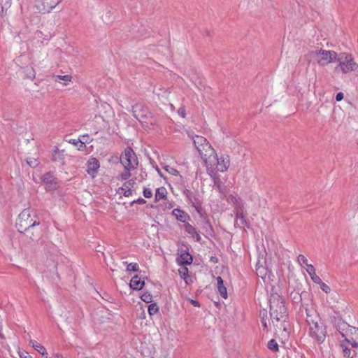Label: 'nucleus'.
Wrapping results in <instances>:
<instances>
[{"label": "nucleus", "instance_id": "obj_1", "mask_svg": "<svg viewBox=\"0 0 358 358\" xmlns=\"http://www.w3.org/2000/svg\"><path fill=\"white\" fill-rule=\"evenodd\" d=\"M270 316L272 322L285 321L287 317V308L284 299L276 292L271 293L269 298Z\"/></svg>", "mask_w": 358, "mask_h": 358}, {"label": "nucleus", "instance_id": "obj_2", "mask_svg": "<svg viewBox=\"0 0 358 358\" xmlns=\"http://www.w3.org/2000/svg\"><path fill=\"white\" fill-rule=\"evenodd\" d=\"M194 145L204 162L211 161L216 157V152L206 138L201 136H192Z\"/></svg>", "mask_w": 358, "mask_h": 358}, {"label": "nucleus", "instance_id": "obj_3", "mask_svg": "<svg viewBox=\"0 0 358 358\" xmlns=\"http://www.w3.org/2000/svg\"><path fill=\"white\" fill-rule=\"evenodd\" d=\"M132 114L143 127L150 128L156 124V120L148 108L141 103H136L132 106Z\"/></svg>", "mask_w": 358, "mask_h": 358}, {"label": "nucleus", "instance_id": "obj_4", "mask_svg": "<svg viewBox=\"0 0 358 358\" xmlns=\"http://www.w3.org/2000/svg\"><path fill=\"white\" fill-rule=\"evenodd\" d=\"M336 60L339 64L336 70L340 69L343 73L356 71L358 68V64L354 61L351 55L342 53L338 55Z\"/></svg>", "mask_w": 358, "mask_h": 358}, {"label": "nucleus", "instance_id": "obj_5", "mask_svg": "<svg viewBox=\"0 0 358 358\" xmlns=\"http://www.w3.org/2000/svg\"><path fill=\"white\" fill-rule=\"evenodd\" d=\"M120 162L124 169L133 170L138 166V158L131 147H127L120 156Z\"/></svg>", "mask_w": 358, "mask_h": 358}, {"label": "nucleus", "instance_id": "obj_6", "mask_svg": "<svg viewBox=\"0 0 358 358\" xmlns=\"http://www.w3.org/2000/svg\"><path fill=\"white\" fill-rule=\"evenodd\" d=\"M320 66L327 65L337 59V53L333 50H320L311 52Z\"/></svg>", "mask_w": 358, "mask_h": 358}, {"label": "nucleus", "instance_id": "obj_7", "mask_svg": "<svg viewBox=\"0 0 358 358\" xmlns=\"http://www.w3.org/2000/svg\"><path fill=\"white\" fill-rule=\"evenodd\" d=\"M25 216H27V219H24V225H27L24 229L26 236H28V234L31 233L30 238L34 240L36 238V236L31 231L34 226L39 224V219L36 216L35 212L30 209H24V217Z\"/></svg>", "mask_w": 358, "mask_h": 358}, {"label": "nucleus", "instance_id": "obj_8", "mask_svg": "<svg viewBox=\"0 0 358 358\" xmlns=\"http://www.w3.org/2000/svg\"><path fill=\"white\" fill-rule=\"evenodd\" d=\"M62 0H35V6L40 13H50Z\"/></svg>", "mask_w": 358, "mask_h": 358}, {"label": "nucleus", "instance_id": "obj_9", "mask_svg": "<svg viewBox=\"0 0 358 358\" xmlns=\"http://www.w3.org/2000/svg\"><path fill=\"white\" fill-rule=\"evenodd\" d=\"M309 334L318 343H323L326 338L325 327L322 324L317 323L309 328Z\"/></svg>", "mask_w": 358, "mask_h": 358}, {"label": "nucleus", "instance_id": "obj_10", "mask_svg": "<svg viewBox=\"0 0 358 358\" xmlns=\"http://www.w3.org/2000/svg\"><path fill=\"white\" fill-rule=\"evenodd\" d=\"M206 166H216L217 170L224 172L227 171L229 166V157H221L220 159L217 158V155H216V157L214 159L211 158V161L204 162Z\"/></svg>", "mask_w": 358, "mask_h": 358}, {"label": "nucleus", "instance_id": "obj_11", "mask_svg": "<svg viewBox=\"0 0 358 358\" xmlns=\"http://www.w3.org/2000/svg\"><path fill=\"white\" fill-rule=\"evenodd\" d=\"M335 326L343 338L348 336V331L351 327L350 325H349L342 319H338L335 322Z\"/></svg>", "mask_w": 358, "mask_h": 358}, {"label": "nucleus", "instance_id": "obj_12", "mask_svg": "<svg viewBox=\"0 0 358 358\" xmlns=\"http://www.w3.org/2000/svg\"><path fill=\"white\" fill-rule=\"evenodd\" d=\"M65 155L64 150H59L57 147H55L52 150L51 159L55 162L64 164Z\"/></svg>", "mask_w": 358, "mask_h": 358}, {"label": "nucleus", "instance_id": "obj_13", "mask_svg": "<svg viewBox=\"0 0 358 358\" xmlns=\"http://www.w3.org/2000/svg\"><path fill=\"white\" fill-rule=\"evenodd\" d=\"M44 183L49 185L50 188L56 189L57 187V178L50 172L45 173L42 177Z\"/></svg>", "mask_w": 358, "mask_h": 358}, {"label": "nucleus", "instance_id": "obj_14", "mask_svg": "<svg viewBox=\"0 0 358 358\" xmlns=\"http://www.w3.org/2000/svg\"><path fill=\"white\" fill-rule=\"evenodd\" d=\"M306 322L309 325V328L313 327V325L319 323L320 317L319 316L314 312L308 310L306 309Z\"/></svg>", "mask_w": 358, "mask_h": 358}, {"label": "nucleus", "instance_id": "obj_15", "mask_svg": "<svg viewBox=\"0 0 358 358\" xmlns=\"http://www.w3.org/2000/svg\"><path fill=\"white\" fill-rule=\"evenodd\" d=\"M192 260V257L186 250H182L180 254L179 257L177 259L178 264L181 265L191 264Z\"/></svg>", "mask_w": 358, "mask_h": 358}, {"label": "nucleus", "instance_id": "obj_16", "mask_svg": "<svg viewBox=\"0 0 358 358\" xmlns=\"http://www.w3.org/2000/svg\"><path fill=\"white\" fill-rule=\"evenodd\" d=\"M213 180V187L215 188L219 192L224 194L226 192V187L221 181L219 176L211 175Z\"/></svg>", "mask_w": 358, "mask_h": 358}, {"label": "nucleus", "instance_id": "obj_17", "mask_svg": "<svg viewBox=\"0 0 358 358\" xmlns=\"http://www.w3.org/2000/svg\"><path fill=\"white\" fill-rule=\"evenodd\" d=\"M145 285V282L141 280V279L136 275L134 276L129 282V286L131 289L135 290L141 289Z\"/></svg>", "mask_w": 358, "mask_h": 358}, {"label": "nucleus", "instance_id": "obj_18", "mask_svg": "<svg viewBox=\"0 0 358 358\" xmlns=\"http://www.w3.org/2000/svg\"><path fill=\"white\" fill-rule=\"evenodd\" d=\"M99 168V161L95 158H92L88 162V167H87V173L90 175H94L97 169Z\"/></svg>", "mask_w": 358, "mask_h": 358}, {"label": "nucleus", "instance_id": "obj_19", "mask_svg": "<svg viewBox=\"0 0 358 358\" xmlns=\"http://www.w3.org/2000/svg\"><path fill=\"white\" fill-rule=\"evenodd\" d=\"M217 289L222 297L224 299L227 298V291L226 287L223 284V280L220 276L217 278Z\"/></svg>", "mask_w": 358, "mask_h": 358}, {"label": "nucleus", "instance_id": "obj_20", "mask_svg": "<svg viewBox=\"0 0 358 358\" xmlns=\"http://www.w3.org/2000/svg\"><path fill=\"white\" fill-rule=\"evenodd\" d=\"M307 272L310 276L311 280L315 282H322L320 278L315 273V269L312 264H307Z\"/></svg>", "mask_w": 358, "mask_h": 358}, {"label": "nucleus", "instance_id": "obj_21", "mask_svg": "<svg viewBox=\"0 0 358 358\" xmlns=\"http://www.w3.org/2000/svg\"><path fill=\"white\" fill-rule=\"evenodd\" d=\"M183 194L186 196V198L188 199L189 203L192 204V206L196 207V205L198 203L197 198L196 197L194 192L189 189H185L183 191Z\"/></svg>", "mask_w": 358, "mask_h": 358}, {"label": "nucleus", "instance_id": "obj_22", "mask_svg": "<svg viewBox=\"0 0 358 358\" xmlns=\"http://www.w3.org/2000/svg\"><path fill=\"white\" fill-rule=\"evenodd\" d=\"M172 214L176 217V218L182 222H185L186 220L187 217L188 216L187 214L180 209L176 208L172 211Z\"/></svg>", "mask_w": 358, "mask_h": 358}, {"label": "nucleus", "instance_id": "obj_23", "mask_svg": "<svg viewBox=\"0 0 358 358\" xmlns=\"http://www.w3.org/2000/svg\"><path fill=\"white\" fill-rule=\"evenodd\" d=\"M247 223L245 218L244 217L243 213L241 210H237L236 217L235 220V225L244 226Z\"/></svg>", "mask_w": 358, "mask_h": 358}, {"label": "nucleus", "instance_id": "obj_24", "mask_svg": "<svg viewBox=\"0 0 358 358\" xmlns=\"http://www.w3.org/2000/svg\"><path fill=\"white\" fill-rule=\"evenodd\" d=\"M167 191L165 187L157 188L155 193V201H159L162 199H166Z\"/></svg>", "mask_w": 358, "mask_h": 358}, {"label": "nucleus", "instance_id": "obj_25", "mask_svg": "<svg viewBox=\"0 0 358 358\" xmlns=\"http://www.w3.org/2000/svg\"><path fill=\"white\" fill-rule=\"evenodd\" d=\"M185 229L188 234L192 235L193 236L195 235L197 241L200 240L201 237L199 234L197 233L196 229L192 225L189 223L185 224Z\"/></svg>", "mask_w": 358, "mask_h": 358}, {"label": "nucleus", "instance_id": "obj_26", "mask_svg": "<svg viewBox=\"0 0 358 358\" xmlns=\"http://www.w3.org/2000/svg\"><path fill=\"white\" fill-rule=\"evenodd\" d=\"M30 343L31 344L32 347L37 350L40 354H41L43 356L45 355L46 353L45 348L41 345L40 343H37L35 341H30Z\"/></svg>", "mask_w": 358, "mask_h": 358}, {"label": "nucleus", "instance_id": "obj_27", "mask_svg": "<svg viewBox=\"0 0 358 358\" xmlns=\"http://www.w3.org/2000/svg\"><path fill=\"white\" fill-rule=\"evenodd\" d=\"M117 192L119 194H122L125 197L129 196L132 194L131 188L129 186H126V184H124L123 187H120Z\"/></svg>", "mask_w": 358, "mask_h": 358}, {"label": "nucleus", "instance_id": "obj_28", "mask_svg": "<svg viewBox=\"0 0 358 358\" xmlns=\"http://www.w3.org/2000/svg\"><path fill=\"white\" fill-rule=\"evenodd\" d=\"M256 272L258 276H260L262 278L266 274V269L259 265V262L256 264Z\"/></svg>", "mask_w": 358, "mask_h": 358}, {"label": "nucleus", "instance_id": "obj_29", "mask_svg": "<svg viewBox=\"0 0 358 358\" xmlns=\"http://www.w3.org/2000/svg\"><path fill=\"white\" fill-rule=\"evenodd\" d=\"M267 347L269 350L274 352H278L279 350L278 345L274 339H271L268 341Z\"/></svg>", "mask_w": 358, "mask_h": 358}, {"label": "nucleus", "instance_id": "obj_30", "mask_svg": "<svg viewBox=\"0 0 358 358\" xmlns=\"http://www.w3.org/2000/svg\"><path fill=\"white\" fill-rule=\"evenodd\" d=\"M26 162H27V164L30 167H32V168H35L39 164V162H38L37 158L28 157V158H27Z\"/></svg>", "mask_w": 358, "mask_h": 358}, {"label": "nucleus", "instance_id": "obj_31", "mask_svg": "<svg viewBox=\"0 0 358 358\" xmlns=\"http://www.w3.org/2000/svg\"><path fill=\"white\" fill-rule=\"evenodd\" d=\"M159 311V307L157 303H151L148 306V313L150 315L156 314Z\"/></svg>", "mask_w": 358, "mask_h": 358}, {"label": "nucleus", "instance_id": "obj_32", "mask_svg": "<svg viewBox=\"0 0 358 358\" xmlns=\"http://www.w3.org/2000/svg\"><path fill=\"white\" fill-rule=\"evenodd\" d=\"M345 341L350 343L352 347L357 348L358 347V339L357 338H349L348 336L344 337Z\"/></svg>", "mask_w": 358, "mask_h": 358}, {"label": "nucleus", "instance_id": "obj_33", "mask_svg": "<svg viewBox=\"0 0 358 358\" xmlns=\"http://www.w3.org/2000/svg\"><path fill=\"white\" fill-rule=\"evenodd\" d=\"M56 80H64V85H66L68 84L69 82H70L71 80V76H69V75H66V76H60V75H58V76H56Z\"/></svg>", "mask_w": 358, "mask_h": 358}, {"label": "nucleus", "instance_id": "obj_34", "mask_svg": "<svg viewBox=\"0 0 358 358\" xmlns=\"http://www.w3.org/2000/svg\"><path fill=\"white\" fill-rule=\"evenodd\" d=\"M141 299L145 303H151L152 301V296L149 292H146L141 295Z\"/></svg>", "mask_w": 358, "mask_h": 358}, {"label": "nucleus", "instance_id": "obj_35", "mask_svg": "<svg viewBox=\"0 0 358 358\" xmlns=\"http://www.w3.org/2000/svg\"><path fill=\"white\" fill-rule=\"evenodd\" d=\"M139 270V266L136 263H130L127 264V271H138Z\"/></svg>", "mask_w": 358, "mask_h": 358}, {"label": "nucleus", "instance_id": "obj_36", "mask_svg": "<svg viewBox=\"0 0 358 358\" xmlns=\"http://www.w3.org/2000/svg\"><path fill=\"white\" fill-rule=\"evenodd\" d=\"M0 4L2 8V11L7 9L11 5V0H1Z\"/></svg>", "mask_w": 358, "mask_h": 358}, {"label": "nucleus", "instance_id": "obj_37", "mask_svg": "<svg viewBox=\"0 0 358 358\" xmlns=\"http://www.w3.org/2000/svg\"><path fill=\"white\" fill-rule=\"evenodd\" d=\"M81 146L85 147V143H90V136L87 134L83 135L79 138Z\"/></svg>", "mask_w": 358, "mask_h": 358}, {"label": "nucleus", "instance_id": "obj_38", "mask_svg": "<svg viewBox=\"0 0 358 358\" xmlns=\"http://www.w3.org/2000/svg\"><path fill=\"white\" fill-rule=\"evenodd\" d=\"M164 169L168 172L170 174L173 175V176H178L179 175V172L177 169L173 168V167H171L169 166H166L164 167Z\"/></svg>", "mask_w": 358, "mask_h": 358}, {"label": "nucleus", "instance_id": "obj_39", "mask_svg": "<svg viewBox=\"0 0 358 358\" xmlns=\"http://www.w3.org/2000/svg\"><path fill=\"white\" fill-rule=\"evenodd\" d=\"M180 275L183 278L186 279L187 277H189L188 274V269L186 267H183L179 270Z\"/></svg>", "mask_w": 358, "mask_h": 358}, {"label": "nucleus", "instance_id": "obj_40", "mask_svg": "<svg viewBox=\"0 0 358 358\" xmlns=\"http://www.w3.org/2000/svg\"><path fill=\"white\" fill-rule=\"evenodd\" d=\"M316 284H319L320 285V288L322 289V290L324 291L325 293H329L331 290L330 287L322 281V282H317Z\"/></svg>", "mask_w": 358, "mask_h": 358}, {"label": "nucleus", "instance_id": "obj_41", "mask_svg": "<svg viewBox=\"0 0 358 358\" xmlns=\"http://www.w3.org/2000/svg\"><path fill=\"white\" fill-rule=\"evenodd\" d=\"M297 260H298L299 263L301 264H306V266H307V264H308L306 257L303 255H299L297 257Z\"/></svg>", "mask_w": 358, "mask_h": 358}, {"label": "nucleus", "instance_id": "obj_42", "mask_svg": "<svg viewBox=\"0 0 358 358\" xmlns=\"http://www.w3.org/2000/svg\"><path fill=\"white\" fill-rule=\"evenodd\" d=\"M350 333L351 335L354 336L355 338L358 339V329L354 327H350L348 333Z\"/></svg>", "mask_w": 358, "mask_h": 358}, {"label": "nucleus", "instance_id": "obj_43", "mask_svg": "<svg viewBox=\"0 0 358 358\" xmlns=\"http://www.w3.org/2000/svg\"><path fill=\"white\" fill-rule=\"evenodd\" d=\"M130 171L131 170L125 169L124 171L122 172L120 175L121 178L122 180H126V179L129 178L131 176Z\"/></svg>", "mask_w": 358, "mask_h": 358}, {"label": "nucleus", "instance_id": "obj_44", "mask_svg": "<svg viewBox=\"0 0 358 358\" xmlns=\"http://www.w3.org/2000/svg\"><path fill=\"white\" fill-rule=\"evenodd\" d=\"M143 193L145 198H151L152 196V192L149 188H144Z\"/></svg>", "mask_w": 358, "mask_h": 358}, {"label": "nucleus", "instance_id": "obj_45", "mask_svg": "<svg viewBox=\"0 0 358 358\" xmlns=\"http://www.w3.org/2000/svg\"><path fill=\"white\" fill-rule=\"evenodd\" d=\"M343 352L344 357H349L350 356V349H349L348 348H347V347L343 348Z\"/></svg>", "mask_w": 358, "mask_h": 358}, {"label": "nucleus", "instance_id": "obj_46", "mask_svg": "<svg viewBox=\"0 0 358 358\" xmlns=\"http://www.w3.org/2000/svg\"><path fill=\"white\" fill-rule=\"evenodd\" d=\"M21 219L20 217H19L17 220H16V228L17 229L18 231L22 233V231L20 230V228L22 227V224H21Z\"/></svg>", "mask_w": 358, "mask_h": 358}, {"label": "nucleus", "instance_id": "obj_47", "mask_svg": "<svg viewBox=\"0 0 358 358\" xmlns=\"http://www.w3.org/2000/svg\"><path fill=\"white\" fill-rule=\"evenodd\" d=\"M134 203H138V204H144L146 203V201L143 199V198H139L137 200H135L132 203H131V205Z\"/></svg>", "mask_w": 358, "mask_h": 358}, {"label": "nucleus", "instance_id": "obj_48", "mask_svg": "<svg viewBox=\"0 0 358 358\" xmlns=\"http://www.w3.org/2000/svg\"><path fill=\"white\" fill-rule=\"evenodd\" d=\"M178 113L182 117H185V108L184 107H180L179 109H178Z\"/></svg>", "mask_w": 358, "mask_h": 358}, {"label": "nucleus", "instance_id": "obj_49", "mask_svg": "<svg viewBox=\"0 0 358 358\" xmlns=\"http://www.w3.org/2000/svg\"><path fill=\"white\" fill-rule=\"evenodd\" d=\"M343 99V94L342 92H338L336 96V100L337 101H340Z\"/></svg>", "mask_w": 358, "mask_h": 358}, {"label": "nucleus", "instance_id": "obj_50", "mask_svg": "<svg viewBox=\"0 0 358 358\" xmlns=\"http://www.w3.org/2000/svg\"><path fill=\"white\" fill-rule=\"evenodd\" d=\"M80 140L78 139H70L69 140V143L77 145L78 143H80Z\"/></svg>", "mask_w": 358, "mask_h": 358}, {"label": "nucleus", "instance_id": "obj_51", "mask_svg": "<svg viewBox=\"0 0 358 358\" xmlns=\"http://www.w3.org/2000/svg\"><path fill=\"white\" fill-rule=\"evenodd\" d=\"M190 303L195 307H199L200 304L197 301L189 299Z\"/></svg>", "mask_w": 358, "mask_h": 358}, {"label": "nucleus", "instance_id": "obj_52", "mask_svg": "<svg viewBox=\"0 0 358 358\" xmlns=\"http://www.w3.org/2000/svg\"><path fill=\"white\" fill-rule=\"evenodd\" d=\"M134 183H135V182H134V180H129V181H127L124 184H126V186H129L130 187H132Z\"/></svg>", "mask_w": 358, "mask_h": 358}, {"label": "nucleus", "instance_id": "obj_53", "mask_svg": "<svg viewBox=\"0 0 358 358\" xmlns=\"http://www.w3.org/2000/svg\"><path fill=\"white\" fill-rule=\"evenodd\" d=\"M16 350H17V352L20 358H22V352L20 351V348L19 347H17Z\"/></svg>", "mask_w": 358, "mask_h": 358}, {"label": "nucleus", "instance_id": "obj_54", "mask_svg": "<svg viewBox=\"0 0 358 358\" xmlns=\"http://www.w3.org/2000/svg\"><path fill=\"white\" fill-rule=\"evenodd\" d=\"M29 78H34V71L31 70V72L28 74L27 76Z\"/></svg>", "mask_w": 358, "mask_h": 358}, {"label": "nucleus", "instance_id": "obj_55", "mask_svg": "<svg viewBox=\"0 0 358 358\" xmlns=\"http://www.w3.org/2000/svg\"><path fill=\"white\" fill-rule=\"evenodd\" d=\"M262 325H263V327H264V329L267 328V324H266V322L264 320V318L262 319Z\"/></svg>", "mask_w": 358, "mask_h": 358}, {"label": "nucleus", "instance_id": "obj_56", "mask_svg": "<svg viewBox=\"0 0 358 358\" xmlns=\"http://www.w3.org/2000/svg\"><path fill=\"white\" fill-rule=\"evenodd\" d=\"M5 10H4L3 11H2V10H1V16H3V15H4V13H5Z\"/></svg>", "mask_w": 358, "mask_h": 358}, {"label": "nucleus", "instance_id": "obj_57", "mask_svg": "<svg viewBox=\"0 0 358 358\" xmlns=\"http://www.w3.org/2000/svg\"><path fill=\"white\" fill-rule=\"evenodd\" d=\"M85 148V147H83V146H81V145H80V148H79V150H83V148Z\"/></svg>", "mask_w": 358, "mask_h": 358}, {"label": "nucleus", "instance_id": "obj_58", "mask_svg": "<svg viewBox=\"0 0 358 358\" xmlns=\"http://www.w3.org/2000/svg\"><path fill=\"white\" fill-rule=\"evenodd\" d=\"M265 314H266V311H265V310H264V313H260V315H264Z\"/></svg>", "mask_w": 358, "mask_h": 358}, {"label": "nucleus", "instance_id": "obj_59", "mask_svg": "<svg viewBox=\"0 0 358 358\" xmlns=\"http://www.w3.org/2000/svg\"><path fill=\"white\" fill-rule=\"evenodd\" d=\"M265 314H266V311H265V310H264V313H260V315H264Z\"/></svg>", "mask_w": 358, "mask_h": 358}, {"label": "nucleus", "instance_id": "obj_60", "mask_svg": "<svg viewBox=\"0 0 358 358\" xmlns=\"http://www.w3.org/2000/svg\"><path fill=\"white\" fill-rule=\"evenodd\" d=\"M158 173L159 174V176H160L161 177H163V175H162V172H161V171H160L159 173Z\"/></svg>", "mask_w": 358, "mask_h": 358}, {"label": "nucleus", "instance_id": "obj_61", "mask_svg": "<svg viewBox=\"0 0 358 358\" xmlns=\"http://www.w3.org/2000/svg\"><path fill=\"white\" fill-rule=\"evenodd\" d=\"M157 171L158 173L160 172V170L158 168H157Z\"/></svg>", "mask_w": 358, "mask_h": 358}, {"label": "nucleus", "instance_id": "obj_62", "mask_svg": "<svg viewBox=\"0 0 358 358\" xmlns=\"http://www.w3.org/2000/svg\"><path fill=\"white\" fill-rule=\"evenodd\" d=\"M148 358H152V356H150Z\"/></svg>", "mask_w": 358, "mask_h": 358}, {"label": "nucleus", "instance_id": "obj_63", "mask_svg": "<svg viewBox=\"0 0 358 358\" xmlns=\"http://www.w3.org/2000/svg\"><path fill=\"white\" fill-rule=\"evenodd\" d=\"M24 358H27V356H24Z\"/></svg>", "mask_w": 358, "mask_h": 358}, {"label": "nucleus", "instance_id": "obj_64", "mask_svg": "<svg viewBox=\"0 0 358 358\" xmlns=\"http://www.w3.org/2000/svg\"><path fill=\"white\" fill-rule=\"evenodd\" d=\"M351 358H352V357H351Z\"/></svg>", "mask_w": 358, "mask_h": 358}]
</instances>
